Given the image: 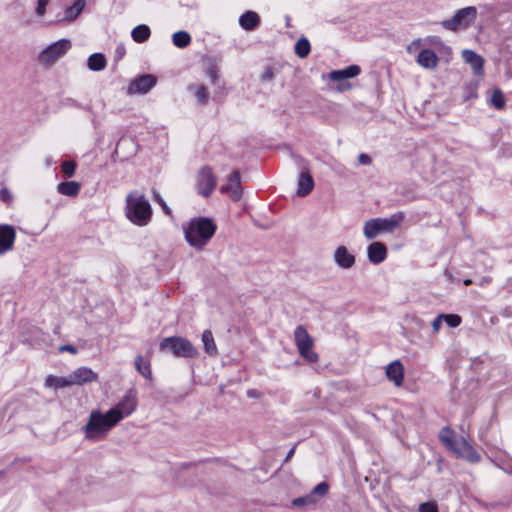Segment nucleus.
I'll use <instances>...</instances> for the list:
<instances>
[{
	"mask_svg": "<svg viewBox=\"0 0 512 512\" xmlns=\"http://www.w3.org/2000/svg\"><path fill=\"white\" fill-rule=\"evenodd\" d=\"M119 423L118 414L92 410L86 424L82 427L87 441L98 442L107 437L109 432Z\"/></svg>",
	"mask_w": 512,
	"mask_h": 512,
	"instance_id": "1",
	"label": "nucleus"
},
{
	"mask_svg": "<svg viewBox=\"0 0 512 512\" xmlns=\"http://www.w3.org/2000/svg\"><path fill=\"white\" fill-rule=\"evenodd\" d=\"M216 224L209 218L192 219L184 227L185 239L190 246L197 250L203 249L216 232Z\"/></svg>",
	"mask_w": 512,
	"mask_h": 512,
	"instance_id": "2",
	"label": "nucleus"
},
{
	"mask_svg": "<svg viewBox=\"0 0 512 512\" xmlns=\"http://www.w3.org/2000/svg\"><path fill=\"white\" fill-rule=\"evenodd\" d=\"M125 213L132 223L145 226L151 219L152 208L142 193L132 191L126 196Z\"/></svg>",
	"mask_w": 512,
	"mask_h": 512,
	"instance_id": "3",
	"label": "nucleus"
},
{
	"mask_svg": "<svg viewBox=\"0 0 512 512\" xmlns=\"http://www.w3.org/2000/svg\"><path fill=\"white\" fill-rule=\"evenodd\" d=\"M405 219L403 212H397L389 218H373L363 225V234L367 240H372L382 233H393Z\"/></svg>",
	"mask_w": 512,
	"mask_h": 512,
	"instance_id": "4",
	"label": "nucleus"
},
{
	"mask_svg": "<svg viewBox=\"0 0 512 512\" xmlns=\"http://www.w3.org/2000/svg\"><path fill=\"white\" fill-rule=\"evenodd\" d=\"M476 16L477 9L475 7H465L458 10L452 18L444 20L442 26L451 31L465 29L475 21Z\"/></svg>",
	"mask_w": 512,
	"mask_h": 512,
	"instance_id": "5",
	"label": "nucleus"
},
{
	"mask_svg": "<svg viewBox=\"0 0 512 512\" xmlns=\"http://www.w3.org/2000/svg\"><path fill=\"white\" fill-rule=\"evenodd\" d=\"M71 48V42L68 39L58 40L46 47L38 56L42 65L52 66L59 58L64 56Z\"/></svg>",
	"mask_w": 512,
	"mask_h": 512,
	"instance_id": "6",
	"label": "nucleus"
},
{
	"mask_svg": "<svg viewBox=\"0 0 512 512\" xmlns=\"http://www.w3.org/2000/svg\"><path fill=\"white\" fill-rule=\"evenodd\" d=\"M217 184L216 177L210 166H203L196 175V190L199 195L209 197Z\"/></svg>",
	"mask_w": 512,
	"mask_h": 512,
	"instance_id": "7",
	"label": "nucleus"
},
{
	"mask_svg": "<svg viewBox=\"0 0 512 512\" xmlns=\"http://www.w3.org/2000/svg\"><path fill=\"white\" fill-rule=\"evenodd\" d=\"M137 407V393L135 390H129L120 402L109 409L110 413L118 414L119 423L129 415H131Z\"/></svg>",
	"mask_w": 512,
	"mask_h": 512,
	"instance_id": "8",
	"label": "nucleus"
},
{
	"mask_svg": "<svg viewBox=\"0 0 512 512\" xmlns=\"http://www.w3.org/2000/svg\"><path fill=\"white\" fill-rule=\"evenodd\" d=\"M458 457L463 458L471 463L480 461V454L473 448V446L462 436L455 439L453 445L449 449Z\"/></svg>",
	"mask_w": 512,
	"mask_h": 512,
	"instance_id": "9",
	"label": "nucleus"
},
{
	"mask_svg": "<svg viewBox=\"0 0 512 512\" xmlns=\"http://www.w3.org/2000/svg\"><path fill=\"white\" fill-rule=\"evenodd\" d=\"M328 490V484L326 482H321L317 484L309 494L293 499L292 505L301 508L312 506L324 497L328 493Z\"/></svg>",
	"mask_w": 512,
	"mask_h": 512,
	"instance_id": "10",
	"label": "nucleus"
},
{
	"mask_svg": "<svg viewBox=\"0 0 512 512\" xmlns=\"http://www.w3.org/2000/svg\"><path fill=\"white\" fill-rule=\"evenodd\" d=\"M160 349L167 352H192V344L182 337H169L162 340Z\"/></svg>",
	"mask_w": 512,
	"mask_h": 512,
	"instance_id": "11",
	"label": "nucleus"
},
{
	"mask_svg": "<svg viewBox=\"0 0 512 512\" xmlns=\"http://www.w3.org/2000/svg\"><path fill=\"white\" fill-rule=\"evenodd\" d=\"M220 192L228 194L233 201H239L242 197L241 176L238 171H233L228 178V183L220 188Z\"/></svg>",
	"mask_w": 512,
	"mask_h": 512,
	"instance_id": "12",
	"label": "nucleus"
},
{
	"mask_svg": "<svg viewBox=\"0 0 512 512\" xmlns=\"http://www.w3.org/2000/svg\"><path fill=\"white\" fill-rule=\"evenodd\" d=\"M294 340L298 348V352H311L314 347V339L307 332L306 328L299 325L294 331Z\"/></svg>",
	"mask_w": 512,
	"mask_h": 512,
	"instance_id": "13",
	"label": "nucleus"
},
{
	"mask_svg": "<svg viewBox=\"0 0 512 512\" xmlns=\"http://www.w3.org/2000/svg\"><path fill=\"white\" fill-rule=\"evenodd\" d=\"M156 84V77L150 74L142 75L134 79L129 87L128 92L130 94H145Z\"/></svg>",
	"mask_w": 512,
	"mask_h": 512,
	"instance_id": "14",
	"label": "nucleus"
},
{
	"mask_svg": "<svg viewBox=\"0 0 512 512\" xmlns=\"http://www.w3.org/2000/svg\"><path fill=\"white\" fill-rule=\"evenodd\" d=\"M16 231L13 226L0 224V255L13 249Z\"/></svg>",
	"mask_w": 512,
	"mask_h": 512,
	"instance_id": "15",
	"label": "nucleus"
},
{
	"mask_svg": "<svg viewBox=\"0 0 512 512\" xmlns=\"http://www.w3.org/2000/svg\"><path fill=\"white\" fill-rule=\"evenodd\" d=\"M333 259L342 269H350L355 265V256L345 246H338L336 248Z\"/></svg>",
	"mask_w": 512,
	"mask_h": 512,
	"instance_id": "16",
	"label": "nucleus"
},
{
	"mask_svg": "<svg viewBox=\"0 0 512 512\" xmlns=\"http://www.w3.org/2000/svg\"><path fill=\"white\" fill-rule=\"evenodd\" d=\"M368 260L373 264H380L387 258V248L382 242H372L367 247Z\"/></svg>",
	"mask_w": 512,
	"mask_h": 512,
	"instance_id": "17",
	"label": "nucleus"
},
{
	"mask_svg": "<svg viewBox=\"0 0 512 512\" xmlns=\"http://www.w3.org/2000/svg\"><path fill=\"white\" fill-rule=\"evenodd\" d=\"M71 385H82L97 379L96 373L86 367H80L69 374Z\"/></svg>",
	"mask_w": 512,
	"mask_h": 512,
	"instance_id": "18",
	"label": "nucleus"
},
{
	"mask_svg": "<svg viewBox=\"0 0 512 512\" xmlns=\"http://www.w3.org/2000/svg\"><path fill=\"white\" fill-rule=\"evenodd\" d=\"M463 60L470 64L475 75H481L483 73L484 59L476 52L466 49L462 52Z\"/></svg>",
	"mask_w": 512,
	"mask_h": 512,
	"instance_id": "19",
	"label": "nucleus"
},
{
	"mask_svg": "<svg viewBox=\"0 0 512 512\" xmlns=\"http://www.w3.org/2000/svg\"><path fill=\"white\" fill-rule=\"evenodd\" d=\"M360 72L361 69L358 65H350L345 69L331 71L328 75V78L331 81L341 82L345 79H350L358 76Z\"/></svg>",
	"mask_w": 512,
	"mask_h": 512,
	"instance_id": "20",
	"label": "nucleus"
},
{
	"mask_svg": "<svg viewBox=\"0 0 512 512\" xmlns=\"http://www.w3.org/2000/svg\"><path fill=\"white\" fill-rule=\"evenodd\" d=\"M387 378L396 386H400L404 378V368L400 361L391 362L386 368Z\"/></svg>",
	"mask_w": 512,
	"mask_h": 512,
	"instance_id": "21",
	"label": "nucleus"
},
{
	"mask_svg": "<svg viewBox=\"0 0 512 512\" xmlns=\"http://www.w3.org/2000/svg\"><path fill=\"white\" fill-rule=\"evenodd\" d=\"M417 63L425 69H433L437 66L438 57L434 51L423 49L417 57Z\"/></svg>",
	"mask_w": 512,
	"mask_h": 512,
	"instance_id": "22",
	"label": "nucleus"
},
{
	"mask_svg": "<svg viewBox=\"0 0 512 512\" xmlns=\"http://www.w3.org/2000/svg\"><path fill=\"white\" fill-rule=\"evenodd\" d=\"M137 371L146 379H152L149 354H139L135 359Z\"/></svg>",
	"mask_w": 512,
	"mask_h": 512,
	"instance_id": "23",
	"label": "nucleus"
},
{
	"mask_svg": "<svg viewBox=\"0 0 512 512\" xmlns=\"http://www.w3.org/2000/svg\"><path fill=\"white\" fill-rule=\"evenodd\" d=\"M314 187V180L308 172H301L298 180L297 195L306 196Z\"/></svg>",
	"mask_w": 512,
	"mask_h": 512,
	"instance_id": "24",
	"label": "nucleus"
},
{
	"mask_svg": "<svg viewBox=\"0 0 512 512\" xmlns=\"http://www.w3.org/2000/svg\"><path fill=\"white\" fill-rule=\"evenodd\" d=\"M260 22L258 14L254 11H247L239 18L240 26L248 31L254 30Z\"/></svg>",
	"mask_w": 512,
	"mask_h": 512,
	"instance_id": "25",
	"label": "nucleus"
},
{
	"mask_svg": "<svg viewBox=\"0 0 512 512\" xmlns=\"http://www.w3.org/2000/svg\"><path fill=\"white\" fill-rule=\"evenodd\" d=\"M81 190V183L76 181H65L61 182L57 185V192L69 196L75 197L79 194Z\"/></svg>",
	"mask_w": 512,
	"mask_h": 512,
	"instance_id": "26",
	"label": "nucleus"
},
{
	"mask_svg": "<svg viewBox=\"0 0 512 512\" xmlns=\"http://www.w3.org/2000/svg\"><path fill=\"white\" fill-rule=\"evenodd\" d=\"M85 0H75L71 6L65 9L63 20L66 22L74 21L84 10Z\"/></svg>",
	"mask_w": 512,
	"mask_h": 512,
	"instance_id": "27",
	"label": "nucleus"
},
{
	"mask_svg": "<svg viewBox=\"0 0 512 512\" xmlns=\"http://www.w3.org/2000/svg\"><path fill=\"white\" fill-rule=\"evenodd\" d=\"M188 90L194 94L198 104L206 105L209 101V92L204 84H191L188 86Z\"/></svg>",
	"mask_w": 512,
	"mask_h": 512,
	"instance_id": "28",
	"label": "nucleus"
},
{
	"mask_svg": "<svg viewBox=\"0 0 512 512\" xmlns=\"http://www.w3.org/2000/svg\"><path fill=\"white\" fill-rule=\"evenodd\" d=\"M87 66L92 71H101L106 67V58L101 53H94L88 58Z\"/></svg>",
	"mask_w": 512,
	"mask_h": 512,
	"instance_id": "29",
	"label": "nucleus"
},
{
	"mask_svg": "<svg viewBox=\"0 0 512 512\" xmlns=\"http://www.w3.org/2000/svg\"><path fill=\"white\" fill-rule=\"evenodd\" d=\"M45 386L49 387V388L58 389V388L72 386V385L70 383L69 375L66 377H58V376L50 375L46 378Z\"/></svg>",
	"mask_w": 512,
	"mask_h": 512,
	"instance_id": "30",
	"label": "nucleus"
},
{
	"mask_svg": "<svg viewBox=\"0 0 512 512\" xmlns=\"http://www.w3.org/2000/svg\"><path fill=\"white\" fill-rule=\"evenodd\" d=\"M150 29L147 25H138L133 28L131 36L137 43H143L150 37Z\"/></svg>",
	"mask_w": 512,
	"mask_h": 512,
	"instance_id": "31",
	"label": "nucleus"
},
{
	"mask_svg": "<svg viewBox=\"0 0 512 512\" xmlns=\"http://www.w3.org/2000/svg\"><path fill=\"white\" fill-rule=\"evenodd\" d=\"M173 44L178 48H185L191 42V37L186 31L175 32L172 36Z\"/></svg>",
	"mask_w": 512,
	"mask_h": 512,
	"instance_id": "32",
	"label": "nucleus"
},
{
	"mask_svg": "<svg viewBox=\"0 0 512 512\" xmlns=\"http://www.w3.org/2000/svg\"><path fill=\"white\" fill-rule=\"evenodd\" d=\"M295 54L300 58H305L310 53V43L306 38H300L295 44Z\"/></svg>",
	"mask_w": 512,
	"mask_h": 512,
	"instance_id": "33",
	"label": "nucleus"
},
{
	"mask_svg": "<svg viewBox=\"0 0 512 512\" xmlns=\"http://www.w3.org/2000/svg\"><path fill=\"white\" fill-rule=\"evenodd\" d=\"M202 342L206 352H214L216 350V344L214 341L213 334L210 330H205L202 334Z\"/></svg>",
	"mask_w": 512,
	"mask_h": 512,
	"instance_id": "34",
	"label": "nucleus"
},
{
	"mask_svg": "<svg viewBox=\"0 0 512 512\" xmlns=\"http://www.w3.org/2000/svg\"><path fill=\"white\" fill-rule=\"evenodd\" d=\"M491 104L497 109H503L505 106V99L502 91L500 89H494L491 99Z\"/></svg>",
	"mask_w": 512,
	"mask_h": 512,
	"instance_id": "35",
	"label": "nucleus"
},
{
	"mask_svg": "<svg viewBox=\"0 0 512 512\" xmlns=\"http://www.w3.org/2000/svg\"><path fill=\"white\" fill-rule=\"evenodd\" d=\"M455 439H457V437H455L453 435V432L449 428L442 429V431L440 433V440L442 441V443L445 445V447L447 449H450V447L453 445Z\"/></svg>",
	"mask_w": 512,
	"mask_h": 512,
	"instance_id": "36",
	"label": "nucleus"
},
{
	"mask_svg": "<svg viewBox=\"0 0 512 512\" xmlns=\"http://www.w3.org/2000/svg\"><path fill=\"white\" fill-rule=\"evenodd\" d=\"M297 356L293 361L297 365L305 363L312 364L318 360V354H294Z\"/></svg>",
	"mask_w": 512,
	"mask_h": 512,
	"instance_id": "37",
	"label": "nucleus"
},
{
	"mask_svg": "<svg viewBox=\"0 0 512 512\" xmlns=\"http://www.w3.org/2000/svg\"><path fill=\"white\" fill-rule=\"evenodd\" d=\"M442 315L444 316L443 321H445V323L451 328L458 327L461 324V317L457 314H442Z\"/></svg>",
	"mask_w": 512,
	"mask_h": 512,
	"instance_id": "38",
	"label": "nucleus"
},
{
	"mask_svg": "<svg viewBox=\"0 0 512 512\" xmlns=\"http://www.w3.org/2000/svg\"><path fill=\"white\" fill-rule=\"evenodd\" d=\"M61 169L67 177H72L75 174L76 163L74 161H64L61 164Z\"/></svg>",
	"mask_w": 512,
	"mask_h": 512,
	"instance_id": "39",
	"label": "nucleus"
},
{
	"mask_svg": "<svg viewBox=\"0 0 512 512\" xmlns=\"http://www.w3.org/2000/svg\"><path fill=\"white\" fill-rule=\"evenodd\" d=\"M419 512H438V507L433 502H425L420 504Z\"/></svg>",
	"mask_w": 512,
	"mask_h": 512,
	"instance_id": "40",
	"label": "nucleus"
},
{
	"mask_svg": "<svg viewBox=\"0 0 512 512\" xmlns=\"http://www.w3.org/2000/svg\"><path fill=\"white\" fill-rule=\"evenodd\" d=\"M49 4V0H38L36 7V14L38 16H43L46 11V7Z\"/></svg>",
	"mask_w": 512,
	"mask_h": 512,
	"instance_id": "41",
	"label": "nucleus"
},
{
	"mask_svg": "<svg viewBox=\"0 0 512 512\" xmlns=\"http://www.w3.org/2000/svg\"><path fill=\"white\" fill-rule=\"evenodd\" d=\"M443 315H438L432 322V329L433 332L438 333L441 329L442 323H443Z\"/></svg>",
	"mask_w": 512,
	"mask_h": 512,
	"instance_id": "42",
	"label": "nucleus"
},
{
	"mask_svg": "<svg viewBox=\"0 0 512 512\" xmlns=\"http://www.w3.org/2000/svg\"><path fill=\"white\" fill-rule=\"evenodd\" d=\"M206 73H207L208 77L210 78L212 84H215L218 79V70L216 69V67H214V66L209 67L207 69Z\"/></svg>",
	"mask_w": 512,
	"mask_h": 512,
	"instance_id": "43",
	"label": "nucleus"
},
{
	"mask_svg": "<svg viewBox=\"0 0 512 512\" xmlns=\"http://www.w3.org/2000/svg\"><path fill=\"white\" fill-rule=\"evenodd\" d=\"M0 198L2 201L6 203H10L12 201V194L7 188H3L0 190Z\"/></svg>",
	"mask_w": 512,
	"mask_h": 512,
	"instance_id": "44",
	"label": "nucleus"
},
{
	"mask_svg": "<svg viewBox=\"0 0 512 512\" xmlns=\"http://www.w3.org/2000/svg\"><path fill=\"white\" fill-rule=\"evenodd\" d=\"M358 161L361 165H370L372 162V159L369 155L362 153L358 156Z\"/></svg>",
	"mask_w": 512,
	"mask_h": 512,
	"instance_id": "45",
	"label": "nucleus"
},
{
	"mask_svg": "<svg viewBox=\"0 0 512 512\" xmlns=\"http://www.w3.org/2000/svg\"><path fill=\"white\" fill-rule=\"evenodd\" d=\"M247 397L249 398H260L262 396L261 392L255 389H250L247 391Z\"/></svg>",
	"mask_w": 512,
	"mask_h": 512,
	"instance_id": "46",
	"label": "nucleus"
},
{
	"mask_svg": "<svg viewBox=\"0 0 512 512\" xmlns=\"http://www.w3.org/2000/svg\"><path fill=\"white\" fill-rule=\"evenodd\" d=\"M60 352H76V349L72 345H63L59 347Z\"/></svg>",
	"mask_w": 512,
	"mask_h": 512,
	"instance_id": "47",
	"label": "nucleus"
},
{
	"mask_svg": "<svg viewBox=\"0 0 512 512\" xmlns=\"http://www.w3.org/2000/svg\"><path fill=\"white\" fill-rule=\"evenodd\" d=\"M272 77H273V74H272L271 70H269V69L266 70L264 75H263V79L264 80H271Z\"/></svg>",
	"mask_w": 512,
	"mask_h": 512,
	"instance_id": "48",
	"label": "nucleus"
},
{
	"mask_svg": "<svg viewBox=\"0 0 512 512\" xmlns=\"http://www.w3.org/2000/svg\"><path fill=\"white\" fill-rule=\"evenodd\" d=\"M418 45H420V39L413 41V42L408 46V51H409V52H411V50H414V47H413V46H418Z\"/></svg>",
	"mask_w": 512,
	"mask_h": 512,
	"instance_id": "49",
	"label": "nucleus"
},
{
	"mask_svg": "<svg viewBox=\"0 0 512 512\" xmlns=\"http://www.w3.org/2000/svg\"><path fill=\"white\" fill-rule=\"evenodd\" d=\"M418 45H420V39L413 41V42L408 46V51H409V52H411V50H414V47H413V46H418Z\"/></svg>",
	"mask_w": 512,
	"mask_h": 512,
	"instance_id": "50",
	"label": "nucleus"
},
{
	"mask_svg": "<svg viewBox=\"0 0 512 512\" xmlns=\"http://www.w3.org/2000/svg\"><path fill=\"white\" fill-rule=\"evenodd\" d=\"M294 452H295V447H292L289 450V452H288V454H287V456L285 458V461H289L292 458V456L294 455Z\"/></svg>",
	"mask_w": 512,
	"mask_h": 512,
	"instance_id": "51",
	"label": "nucleus"
},
{
	"mask_svg": "<svg viewBox=\"0 0 512 512\" xmlns=\"http://www.w3.org/2000/svg\"><path fill=\"white\" fill-rule=\"evenodd\" d=\"M162 208L163 210L165 211L166 214H170V209L168 208V206L166 205V203H163L162 204Z\"/></svg>",
	"mask_w": 512,
	"mask_h": 512,
	"instance_id": "52",
	"label": "nucleus"
},
{
	"mask_svg": "<svg viewBox=\"0 0 512 512\" xmlns=\"http://www.w3.org/2000/svg\"><path fill=\"white\" fill-rule=\"evenodd\" d=\"M156 200H157V202H158L161 206H162V204H163V203H165V202L163 201V199H162L159 195H156Z\"/></svg>",
	"mask_w": 512,
	"mask_h": 512,
	"instance_id": "53",
	"label": "nucleus"
},
{
	"mask_svg": "<svg viewBox=\"0 0 512 512\" xmlns=\"http://www.w3.org/2000/svg\"><path fill=\"white\" fill-rule=\"evenodd\" d=\"M471 283H472V282H471V280H470V279H466V280L464 281V284H465L466 286H467V285H470Z\"/></svg>",
	"mask_w": 512,
	"mask_h": 512,
	"instance_id": "54",
	"label": "nucleus"
}]
</instances>
